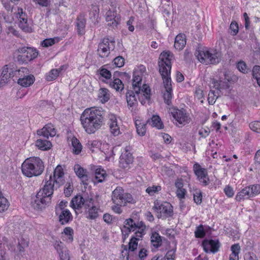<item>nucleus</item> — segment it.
<instances>
[{"instance_id":"obj_3","label":"nucleus","mask_w":260,"mask_h":260,"mask_svg":"<svg viewBox=\"0 0 260 260\" xmlns=\"http://www.w3.org/2000/svg\"><path fill=\"white\" fill-rule=\"evenodd\" d=\"M44 165L39 157H30L26 158L21 165L22 174L31 178L41 175L44 170Z\"/></svg>"},{"instance_id":"obj_51","label":"nucleus","mask_w":260,"mask_h":260,"mask_svg":"<svg viewBox=\"0 0 260 260\" xmlns=\"http://www.w3.org/2000/svg\"><path fill=\"white\" fill-rule=\"evenodd\" d=\"M161 189V187L159 185H153L149 186L146 189V192L148 193L149 196H153L154 193L158 192Z\"/></svg>"},{"instance_id":"obj_37","label":"nucleus","mask_w":260,"mask_h":260,"mask_svg":"<svg viewBox=\"0 0 260 260\" xmlns=\"http://www.w3.org/2000/svg\"><path fill=\"white\" fill-rule=\"evenodd\" d=\"M10 203L0 189V213L5 212L8 209Z\"/></svg>"},{"instance_id":"obj_54","label":"nucleus","mask_w":260,"mask_h":260,"mask_svg":"<svg viewBox=\"0 0 260 260\" xmlns=\"http://www.w3.org/2000/svg\"><path fill=\"white\" fill-rule=\"evenodd\" d=\"M162 81L165 91H173L171 78H167Z\"/></svg>"},{"instance_id":"obj_30","label":"nucleus","mask_w":260,"mask_h":260,"mask_svg":"<svg viewBox=\"0 0 260 260\" xmlns=\"http://www.w3.org/2000/svg\"><path fill=\"white\" fill-rule=\"evenodd\" d=\"M142 85V77L134 72L133 74L132 86L133 89L136 94H139L141 92V86Z\"/></svg>"},{"instance_id":"obj_21","label":"nucleus","mask_w":260,"mask_h":260,"mask_svg":"<svg viewBox=\"0 0 260 260\" xmlns=\"http://www.w3.org/2000/svg\"><path fill=\"white\" fill-rule=\"evenodd\" d=\"M0 77L7 83L11 78L15 77L14 66H3L0 70Z\"/></svg>"},{"instance_id":"obj_64","label":"nucleus","mask_w":260,"mask_h":260,"mask_svg":"<svg viewBox=\"0 0 260 260\" xmlns=\"http://www.w3.org/2000/svg\"><path fill=\"white\" fill-rule=\"evenodd\" d=\"M58 255L61 260H70L69 252L67 249H65L63 252L58 254Z\"/></svg>"},{"instance_id":"obj_24","label":"nucleus","mask_w":260,"mask_h":260,"mask_svg":"<svg viewBox=\"0 0 260 260\" xmlns=\"http://www.w3.org/2000/svg\"><path fill=\"white\" fill-rule=\"evenodd\" d=\"M174 59L173 54L169 51H163L159 55L158 65H171Z\"/></svg>"},{"instance_id":"obj_42","label":"nucleus","mask_w":260,"mask_h":260,"mask_svg":"<svg viewBox=\"0 0 260 260\" xmlns=\"http://www.w3.org/2000/svg\"><path fill=\"white\" fill-rule=\"evenodd\" d=\"M72 145L73 147V152L75 154H79L82 149V146L79 141L76 138L73 137L72 139Z\"/></svg>"},{"instance_id":"obj_39","label":"nucleus","mask_w":260,"mask_h":260,"mask_svg":"<svg viewBox=\"0 0 260 260\" xmlns=\"http://www.w3.org/2000/svg\"><path fill=\"white\" fill-rule=\"evenodd\" d=\"M135 125L137 134L140 136H144L146 131V124L140 120H136Z\"/></svg>"},{"instance_id":"obj_36","label":"nucleus","mask_w":260,"mask_h":260,"mask_svg":"<svg viewBox=\"0 0 260 260\" xmlns=\"http://www.w3.org/2000/svg\"><path fill=\"white\" fill-rule=\"evenodd\" d=\"M19 26L24 32H31L32 31L31 23L28 21L27 17L19 21Z\"/></svg>"},{"instance_id":"obj_31","label":"nucleus","mask_w":260,"mask_h":260,"mask_svg":"<svg viewBox=\"0 0 260 260\" xmlns=\"http://www.w3.org/2000/svg\"><path fill=\"white\" fill-rule=\"evenodd\" d=\"M147 123L158 129H161L164 127V125L161 118L157 115H153L150 119L147 120Z\"/></svg>"},{"instance_id":"obj_52","label":"nucleus","mask_w":260,"mask_h":260,"mask_svg":"<svg viewBox=\"0 0 260 260\" xmlns=\"http://www.w3.org/2000/svg\"><path fill=\"white\" fill-rule=\"evenodd\" d=\"M56 40L58 41L56 38L46 39L41 42V45L43 47H48L54 45Z\"/></svg>"},{"instance_id":"obj_23","label":"nucleus","mask_w":260,"mask_h":260,"mask_svg":"<svg viewBox=\"0 0 260 260\" xmlns=\"http://www.w3.org/2000/svg\"><path fill=\"white\" fill-rule=\"evenodd\" d=\"M37 135L48 139L49 136L54 137L56 135V131L51 124H47L41 129L37 131Z\"/></svg>"},{"instance_id":"obj_22","label":"nucleus","mask_w":260,"mask_h":260,"mask_svg":"<svg viewBox=\"0 0 260 260\" xmlns=\"http://www.w3.org/2000/svg\"><path fill=\"white\" fill-rule=\"evenodd\" d=\"M106 20L108 22V25L113 28L116 27L119 23V17L116 12L111 10L106 12Z\"/></svg>"},{"instance_id":"obj_17","label":"nucleus","mask_w":260,"mask_h":260,"mask_svg":"<svg viewBox=\"0 0 260 260\" xmlns=\"http://www.w3.org/2000/svg\"><path fill=\"white\" fill-rule=\"evenodd\" d=\"M85 214L86 218L95 220L99 216L100 208L94 205V200L87 201L85 204Z\"/></svg>"},{"instance_id":"obj_14","label":"nucleus","mask_w":260,"mask_h":260,"mask_svg":"<svg viewBox=\"0 0 260 260\" xmlns=\"http://www.w3.org/2000/svg\"><path fill=\"white\" fill-rule=\"evenodd\" d=\"M115 44L114 38L110 37L103 38L98 45V54L101 57L108 56L110 51L114 50Z\"/></svg>"},{"instance_id":"obj_35","label":"nucleus","mask_w":260,"mask_h":260,"mask_svg":"<svg viewBox=\"0 0 260 260\" xmlns=\"http://www.w3.org/2000/svg\"><path fill=\"white\" fill-rule=\"evenodd\" d=\"M36 146L41 150H47L52 146L51 142L46 140L41 139L37 140L35 142Z\"/></svg>"},{"instance_id":"obj_4","label":"nucleus","mask_w":260,"mask_h":260,"mask_svg":"<svg viewBox=\"0 0 260 260\" xmlns=\"http://www.w3.org/2000/svg\"><path fill=\"white\" fill-rule=\"evenodd\" d=\"M53 189L51 188L50 185H44L37 192L31 204L36 210H42L48 206L51 202V196L53 193Z\"/></svg>"},{"instance_id":"obj_48","label":"nucleus","mask_w":260,"mask_h":260,"mask_svg":"<svg viewBox=\"0 0 260 260\" xmlns=\"http://www.w3.org/2000/svg\"><path fill=\"white\" fill-rule=\"evenodd\" d=\"M173 91H165L163 93V99L165 104L170 106L172 105Z\"/></svg>"},{"instance_id":"obj_32","label":"nucleus","mask_w":260,"mask_h":260,"mask_svg":"<svg viewBox=\"0 0 260 260\" xmlns=\"http://www.w3.org/2000/svg\"><path fill=\"white\" fill-rule=\"evenodd\" d=\"M64 66H60L58 69H52L46 75V80L47 81H52L55 80L59 75L62 70H64Z\"/></svg>"},{"instance_id":"obj_2","label":"nucleus","mask_w":260,"mask_h":260,"mask_svg":"<svg viewBox=\"0 0 260 260\" xmlns=\"http://www.w3.org/2000/svg\"><path fill=\"white\" fill-rule=\"evenodd\" d=\"M105 111L99 108L86 109L80 116L81 123L88 134H94L105 124Z\"/></svg>"},{"instance_id":"obj_7","label":"nucleus","mask_w":260,"mask_h":260,"mask_svg":"<svg viewBox=\"0 0 260 260\" xmlns=\"http://www.w3.org/2000/svg\"><path fill=\"white\" fill-rule=\"evenodd\" d=\"M169 113L175 120L173 122L178 127H182L190 122L191 118L189 114L183 108L179 109L176 107H172L169 109Z\"/></svg>"},{"instance_id":"obj_56","label":"nucleus","mask_w":260,"mask_h":260,"mask_svg":"<svg viewBox=\"0 0 260 260\" xmlns=\"http://www.w3.org/2000/svg\"><path fill=\"white\" fill-rule=\"evenodd\" d=\"M73 190V184L70 182H67L64 186V193L66 197H69L71 195Z\"/></svg>"},{"instance_id":"obj_1","label":"nucleus","mask_w":260,"mask_h":260,"mask_svg":"<svg viewBox=\"0 0 260 260\" xmlns=\"http://www.w3.org/2000/svg\"><path fill=\"white\" fill-rule=\"evenodd\" d=\"M237 76L225 69H218L211 79L212 87L216 91L210 90L208 101L210 105H213L217 98L222 94V91L230 88V84L238 81Z\"/></svg>"},{"instance_id":"obj_55","label":"nucleus","mask_w":260,"mask_h":260,"mask_svg":"<svg viewBox=\"0 0 260 260\" xmlns=\"http://www.w3.org/2000/svg\"><path fill=\"white\" fill-rule=\"evenodd\" d=\"M252 74L258 83L260 81V66H253Z\"/></svg>"},{"instance_id":"obj_5","label":"nucleus","mask_w":260,"mask_h":260,"mask_svg":"<svg viewBox=\"0 0 260 260\" xmlns=\"http://www.w3.org/2000/svg\"><path fill=\"white\" fill-rule=\"evenodd\" d=\"M194 55L202 63L217 64L221 60L220 52L214 49H198Z\"/></svg>"},{"instance_id":"obj_49","label":"nucleus","mask_w":260,"mask_h":260,"mask_svg":"<svg viewBox=\"0 0 260 260\" xmlns=\"http://www.w3.org/2000/svg\"><path fill=\"white\" fill-rule=\"evenodd\" d=\"M141 91L143 93L145 99L149 101L151 95V90L149 86L147 84H144L142 87L141 86Z\"/></svg>"},{"instance_id":"obj_26","label":"nucleus","mask_w":260,"mask_h":260,"mask_svg":"<svg viewBox=\"0 0 260 260\" xmlns=\"http://www.w3.org/2000/svg\"><path fill=\"white\" fill-rule=\"evenodd\" d=\"M85 14L81 13L76 19V26L79 35H83L85 33V27L86 25Z\"/></svg>"},{"instance_id":"obj_46","label":"nucleus","mask_w":260,"mask_h":260,"mask_svg":"<svg viewBox=\"0 0 260 260\" xmlns=\"http://www.w3.org/2000/svg\"><path fill=\"white\" fill-rule=\"evenodd\" d=\"M97 74L100 75L102 77H103L106 80L110 79L112 77L111 72L104 68H100L97 71Z\"/></svg>"},{"instance_id":"obj_63","label":"nucleus","mask_w":260,"mask_h":260,"mask_svg":"<svg viewBox=\"0 0 260 260\" xmlns=\"http://www.w3.org/2000/svg\"><path fill=\"white\" fill-rule=\"evenodd\" d=\"M176 250L175 249H171L169 250L166 255L165 257L167 260H175V255Z\"/></svg>"},{"instance_id":"obj_25","label":"nucleus","mask_w":260,"mask_h":260,"mask_svg":"<svg viewBox=\"0 0 260 260\" xmlns=\"http://www.w3.org/2000/svg\"><path fill=\"white\" fill-rule=\"evenodd\" d=\"M74 171L76 175L80 178L83 185L88 184V176L86 170L84 169L79 165L74 166Z\"/></svg>"},{"instance_id":"obj_34","label":"nucleus","mask_w":260,"mask_h":260,"mask_svg":"<svg viewBox=\"0 0 260 260\" xmlns=\"http://www.w3.org/2000/svg\"><path fill=\"white\" fill-rule=\"evenodd\" d=\"M186 44V39L184 35H178L175 40L174 47L176 49L182 50Z\"/></svg>"},{"instance_id":"obj_53","label":"nucleus","mask_w":260,"mask_h":260,"mask_svg":"<svg viewBox=\"0 0 260 260\" xmlns=\"http://www.w3.org/2000/svg\"><path fill=\"white\" fill-rule=\"evenodd\" d=\"M63 233L68 237V239L70 242L73 241L74 231L72 228H65L63 230Z\"/></svg>"},{"instance_id":"obj_27","label":"nucleus","mask_w":260,"mask_h":260,"mask_svg":"<svg viewBox=\"0 0 260 260\" xmlns=\"http://www.w3.org/2000/svg\"><path fill=\"white\" fill-rule=\"evenodd\" d=\"M59 222L62 225L69 223L73 220V216L67 209H63L58 215Z\"/></svg>"},{"instance_id":"obj_15","label":"nucleus","mask_w":260,"mask_h":260,"mask_svg":"<svg viewBox=\"0 0 260 260\" xmlns=\"http://www.w3.org/2000/svg\"><path fill=\"white\" fill-rule=\"evenodd\" d=\"M193 170L198 180L203 185L207 186L209 184L210 180L207 169L202 168L199 163L196 162L193 165Z\"/></svg>"},{"instance_id":"obj_20","label":"nucleus","mask_w":260,"mask_h":260,"mask_svg":"<svg viewBox=\"0 0 260 260\" xmlns=\"http://www.w3.org/2000/svg\"><path fill=\"white\" fill-rule=\"evenodd\" d=\"M108 117L109 121L108 124L109 125L111 133L114 136L119 135L120 131L116 116L114 114H109Z\"/></svg>"},{"instance_id":"obj_61","label":"nucleus","mask_w":260,"mask_h":260,"mask_svg":"<svg viewBox=\"0 0 260 260\" xmlns=\"http://www.w3.org/2000/svg\"><path fill=\"white\" fill-rule=\"evenodd\" d=\"M224 192L229 198H232L234 195V190L232 187L227 185L224 188Z\"/></svg>"},{"instance_id":"obj_40","label":"nucleus","mask_w":260,"mask_h":260,"mask_svg":"<svg viewBox=\"0 0 260 260\" xmlns=\"http://www.w3.org/2000/svg\"><path fill=\"white\" fill-rule=\"evenodd\" d=\"M106 171L101 168H98L95 170V179L98 182H102L107 176Z\"/></svg>"},{"instance_id":"obj_62","label":"nucleus","mask_w":260,"mask_h":260,"mask_svg":"<svg viewBox=\"0 0 260 260\" xmlns=\"http://www.w3.org/2000/svg\"><path fill=\"white\" fill-rule=\"evenodd\" d=\"M176 196L180 199H184L187 193L186 189L182 188L176 190Z\"/></svg>"},{"instance_id":"obj_29","label":"nucleus","mask_w":260,"mask_h":260,"mask_svg":"<svg viewBox=\"0 0 260 260\" xmlns=\"http://www.w3.org/2000/svg\"><path fill=\"white\" fill-rule=\"evenodd\" d=\"M162 237L157 232H153L150 236V241L152 250L153 248L155 249L159 247L162 244Z\"/></svg>"},{"instance_id":"obj_13","label":"nucleus","mask_w":260,"mask_h":260,"mask_svg":"<svg viewBox=\"0 0 260 260\" xmlns=\"http://www.w3.org/2000/svg\"><path fill=\"white\" fill-rule=\"evenodd\" d=\"M260 193V185L253 184L246 186L239 191L236 197L235 200L241 202L249 199Z\"/></svg>"},{"instance_id":"obj_28","label":"nucleus","mask_w":260,"mask_h":260,"mask_svg":"<svg viewBox=\"0 0 260 260\" xmlns=\"http://www.w3.org/2000/svg\"><path fill=\"white\" fill-rule=\"evenodd\" d=\"M35 81V78L32 74H27L21 78L18 79L17 83L22 87H29L32 85Z\"/></svg>"},{"instance_id":"obj_59","label":"nucleus","mask_w":260,"mask_h":260,"mask_svg":"<svg viewBox=\"0 0 260 260\" xmlns=\"http://www.w3.org/2000/svg\"><path fill=\"white\" fill-rule=\"evenodd\" d=\"M250 128L256 133H260V122L254 121L249 124Z\"/></svg>"},{"instance_id":"obj_47","label":"nucleus","mask_w":260,"mask_h":260,"mask_svg":"<svg viewBox=\"0 0 260 260\" xmlns=\"http://www.w3.org/2000/svg\"><path fill=\"white\" fill-rule=\"evenodd\" d=\"M206 235V232L203 224H200L196 227L194 231V236L197 238H203Z\"/></svg>"},{"instance_id":"obj_11","label":"nucleus","mask_w":260,"mask_h":260,"mask_svg":"<svg viewBox=\"0 0 260 260\" xmlns=\"http://www.w3.org/2000/svg\"><path fill=\"white\" fill-rule=\"evenodd\" d=\"M145 234V231L143 232H135L128 243V247L126 245H122L123 249L122 251V257L121 260H129V252H134L137 249L138 241L142 238Z\"/></svg>"},{"instance_id":"obj_57","label":"nucleus","mask_w":260,"mask_h":260,"mask_svg":"<svg viewBox=\"0 0 260 260\" xmlns=\"http://www.w3.org/2000/svg\"><path fill=\"white\" fill-rule=\"evenodd\" d=\"M230 29L231 30V34L233 36H236L239 31V27L237 23L235 21L231 22L230 26Z\"/></svg>"},{"instance_id":"obj_9","label":"nucleus","mask_w":260,"mask_h":260,"mask_svg":"<svg viewBox=\"0 0 260 260\" xmlns=\"http://www.w3.org/2000/svg\"><path fill=\"white\" fill-rule=\"evenodd\" d=\"M124 223V225L121 229L123 240L127 238L131 231L143 232L146 229V225L143 221L136 222L132 218L126 219Z\"/></svg>"},{"instance_id":"obj_41","label":"nucleus","mask_w":260,"mask_h":260,"mask_svg":"<svg viewBox=\"0 0 260 260\" xmlns=\"http://www.w3.org/2000/svg\"><path fill=\"white\" fill-rule=\"evenodd\" d=\"M171 67L172 66H159V72L162 80L171 78Z\"/></svg>"},{"instance_id":"obj_58","label":"nucleus","mask_w":260,"mask_h":260,"mask_svg":"<svg viewBox=\"0 0 260 260\" xmlns=\"http://www.w3.org/2000/svg\"><path fill=\"white\" fill-rule=\"evenodd\" d=\"M193 201L197 205H200L202 202V193L200 190L196 191L193 194Z\"/></svg>"},{"instance_id":"obj_6","label":"nucleus","mask_w":260,"mask_h":260,"mask_svg":"<svg viewBox=\"0 0 260 260\" xmlns=\"http://www.w3.org/2000/svg\"><path fill=\"white\" fill-rule=\"evenodd\" d=\"M112 200L115 204L121 206H126L127 203H136L132 194L125 192L124 189L120 186L117 187L112 191Z\"/></svg>"},{"instance_id":"obj_60","label":"nucleus","mask_w":260,"mask_h":260,"mask_svg":"<svg viewBox=\"0 0 260 260\" xmlns=\"http://www.w3.org/2000/svg\"><path fill=\"white\" fill-rule=\"evenodd\" d=\"M16 17L19 21L26 17H27V15L25 11H23V9L21 8H18L17 9V12L16 14Z\"/></svg>"},{"instance_id":"obj_18","label":"nucleus","mask_w":260,"mask_h":260,"mask_svg":"<svg viewBox=\"0 0 260 260\" xmlns=\"http://www.w3.org/2000/svg\"><path fill=\"white\" fill-rule=\"evenodd\" d=\"M202 246L206 253H215L219 251L220 244L218 239H205L202 241Z\"/></svg>"},{"instance_id":"obj_50","label":"nucleus","mask_w":260,"mask_h":260,"mask_svg":"<svg viewBox=\"0 0 260 260\" xmlns=\"http://www.w3.org/2000/svg\"><path fill=\"white\" fill-rule=\"evenodd\" d=\"M54 248L57 251L58 254H60L67 249L63 242L60 241H56L53 244Z\"/></svg>"},{"instance_id":"obj_33","label":"nucleus","mask_w":260,"mask_h":260,"mask_svg":"<svg viewBox=\"0 0 260 260\" xmlns=\"http://www.w3.org/2000/svg\"><path fill=\"white\" fill-rule=\"evenodd\" d=\"M134 90H128L126 94V99L127 105L130 108H133L138 104V102L135 95Z\"/></svg>"},{"instance_id":"obj_19","label":"nucleus","mask_w":260,"mask_h":260,"mask_svg":"<svg viewBox=\"0 0 260 260\" xmlns=\"http://www.w3.org/2000/svg\"><path fill=\"white\" fill-rule=\"evenodd\" d=\"M92 201V198L88 196L83 197L81 195H77L74 197L70 202V206L74 209L79 210L83 207L85 208V204L87 201Z\"/></svg>"},{"instance_id":"obj_38","label":"nucleus","mask_w":260,"mask_h":260,"mask_svg":"<svg viewBox=\"0 0 260 260\" xmlns=\"http://www.w3.org/2000/svg\"><path fill=\"white\" fill-rule=\"evenodd\" d=\"M240 246L239 244H235L231 246L232 253L230 255L229 260H239V254L240 252Z\"/></svg>"},{"instance_id":"obj_16","label":"nucleus","mask_w":260,"mask_h":260,"mask_svg":"<svg viewBox=\"0 0 260 260\" xmlns=\"http://www.w3.org/2000/svg\"><path fill=\"white\" fill-rule=\"evenodd\" d=\"M131 147L127 146L125 147L123 151L119 157V167L122 169H128L129 165L133 161V157L130 152Z\"/></svg>"},{"instance_id":"obj_44","label":"nucleus","mask_w":260,"mask_h":260,"mask_svg":"<svg viewBox=\"0 0 260 260\" xmlns=\"http://www.w3.org/2000/svg\"><path fill=\"white\" fill-rule=\"evenodd\" d=\"M110 86L116 91L122 90L124 87L122 82L118 78H116L113 81L110 82Z\"/></svg>"},{"instance_id":"obj_10","label":"nucleus","mask_w":260,"mask_h":260,"mask_svg":"<svg viewBox=\"0 0 260 260\" xmlns=\"http://www.w3.org/2000/svg\"><path fill=\"white\" fill-rule=\"evenodd\" d=\"M18 51L20 53L17 57V60L19 64H27L37 58L39 54L36 48L31 47L19 48Z\"/></svg>"},{"instance_id":"obj_43","label":"nucleus","mask_w":260,"mask_h":260,"mask_svg":"<svg viewBox=\"0 0 260 260\" xmlns=\"http://www.w3.org/2000/svg\"><path fill=\"white\" fill-rule=\"evenodd\" d=\"M99 98L102 103H105L109 100L110 95L108 90L105 88H101L99 90Z\"/></svg>"},{"instance_id":"obj_12","label":"nucleus","mask_w":260,"mask_h":260,"mask_svg":"<svg viewBox=\"0 0 260 260\" xmlns=\"http://www.w3.org/2000/svg\"><path fill=\"white\" fill-rule=\"evenodd\" d=\"M64 172L62 167L58 165L54 169L53 175H50L49 179L47 180L45 185H50L51 189L57 188L62 185L64 183Z\"/></svg>"},{"instance_id":"obj_8","label":"nucleus","mask_w":260,"mask_h":260,"mask_svg":"<svg viewBox=\"0 0 260 260\" xmlns=\"http://www.w3.org/2000/svg\"><path fill=\"white\" fill-rule=\"evenodd\" d=\"M152 209L156 212L158 218H167L173 215V207L168 202L156 200L154 202Z\"/></svg>"},{"instance_id":"obj_45","label":"nucleus","mask_w":260,"mask_h":260,"mask_svg":"<svg viewBox=\"0 0 260 260\" xmlns=\"http://www.w3.org/2000/svg\"><path fill=\"white\" fill-rule=\"evenodd\" d=\"M29 71L28 69L26 67H21L19 69H17L14 68V75L16 78H21L26 75L27 74H29Z\"/></svg>"}]
</instances>
